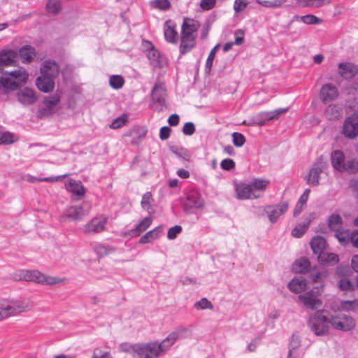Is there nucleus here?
<instances>
[{
	"mask_svg": "<svg viewBox=\"0 0 358 358\" xmlns=\"http://www.w3.org/2000/svg\"><path fill=\"white\" fill-rule=\"evenodd\" d=\"M107 217H94L85 224L82 229L85 234H98L106 230Z\"/></svg>",
	"mask_w": 358,
	"mask_h": 358,
	"instance_id": "12",
	"label": "nucleus"
},
{
	"mask_svg": "<svg viewBox=\"0 0 358 358\" xmlns=\"http://www.w3.org/2000/svg\"><path fill=\"white\" fill-rule=\"evenodd\" d=\"M318 261L322 264H329L334 265L339 261V257L336 254L322 252L318 256Z\"/></svg>",
	"mask_w": 358,
	"mask_h": 358,
	"instance_id": "34",
	"label": "nucleus"
},
{
	"mask_svg": "<svg viewBox=\"0 0 358 358\" xmlns=\"http://www.w3.org/2000/svg\"><path fill=\"white\" fill-rule=\"evenodd\" d=\"M182 231V227L180 225H175L171 227L167 232V238L169 240L175 239L177 236Z\"/></svg>",
	"mask_w": 358,
	"mask_h": 358,
	"instance_id": "57",
	"label": "nucleus"
},
{
	"mask_svg": "<svg viewBox=\"0 0 358 358\" xmlns=\"http://www.w3.org/2000/svg\"><path fill=\"white\" fill-rule=\"evenodd\" d=\"M136 348H137V343L133 344V345L128 344V343H124L120 345V348H121L122 351L131 354L134 358H135V354L136 353Z\"/></svg>",
	"mask_w": 358,
	"mask_h": 358,
	"instance_id": "58",
	"label": "nucleus"
},
{
	"mask_svg": "<svg viewBox=\"0 0 358 358\" xmlns=\"http://www.w3.org/2000/svg\"><path fill=\"white\" fill-rule=\"evenodd\" d=\"M289 289L296 294L301 293L307 288V282L303 277H294L287 285Z\"/></svg>",
	"mask_w": 358,
	"mask_h": 358,
	"instance_id": "26",
	"label": "nucleus"
},
{
	"mask_svg": "<svg viewBox=\"0 0 358 358\" xmlns=\"http://www.w3.org/2000/svg\"><path fill=\"white\" fill-rule=\"evenodd\" d=\"M315 291L307 292L298 296V299L303 306L310 310H316L322 305V301L315 294Z\"/></svg>",
	"mask_w": 358,
	"mask_h": 358,
	"instance_id": "16",
	"label": "nucleus"
},
{
	"mask_svg": "<svg viewBox=\"0 0 358 358\" xmlns=\"http://www.w3.org/2000/svg\"><path fill=\"white\" fill-rule=\"evenodd\" d=\"M199 27L198 21L190 18H185L181 28V35L196 36V31Z\"/></svg>",
	"mask_w": 358,
	"mask_h": 358,
	"instance_id": "20",
	"label": "nucleus"
},
{
	"mask_svg": "<svg viewBox=\"0 0 358 358\" xmlns=\"http://www.w3.org/2000/svg\"><path fill=\"white\" fill-rule=\"evenodd\" d=\"M147 57L149 59V60L152 66H157L159 65L160 55H159V51L157 50H156L155 48H154V47H151L148 50Z\"/></svg>",
	"mask_w": 358,
	"mask_h": 358,
	"instance_id": "41",
	"label": "nucleus"
},
{
	"mask_svg": "<svg viewBox=\"0 0 358 358\" xmlns=\"http://www.w3.org/2000/svg\"><path fill=\"white\" fill-rule=\"evenodd\" d=\"M29 78L24 68L12 71L0 69V95H8L24 84Z\"/></svg>",
	"mask_w": 358,
	"mask_h": 358,
	"instance_id": "1",
	"label": "nucleus"
},
{
	"mask_svg": "<svg viewBox=\"0 0 358 358\" xmlns=\"http://www.w3.org/2000/svg\"><path fill=\"white\" fill-rule=\"evenodd\" d=\"M341 308L343 310H356L358 309V299L352 301H342L340 304Z\"/></svg>",
	"mask_w": 358,
	"mask_h": 358,
	"instance_id": "43",
	"label": "nucleus"
},
{
	"mask_svg": "<svg viewBox=\"0 0 358 358\" xmlns=\"http://www.w3.org/2000/svg\"><path fill=\"white\" fill-rule=\"evenodd\" d=\"M289 204L287 201L276 205L267 206L265 212L271 222L275 223L278 218L288 210Z\"/></svg>",
	"mask_w": 358,
	"mask_h": 358,
	"instance_id": "15",
	"label": "nucleus"
},
{
	"mask_svg": "<svg viewBox=\"0 0 358 358\" xmlns=\"http://www.w3.org/2000/svg\"><path fill=\"white\" fill-rule=\"evenodd\" d=\"M164 34L166 41L171 43H175L178 39V33L176 31V25L171 20H167L164 24Z\"/></svg>",
	"mask_w": 358,
	"mask_h": 358,
	"instance_id": "25",
	"label": "nucleus"
},
{
	"mask_svg": "<svg viewBox=\"0 0 358 358\" xmlns=\"http://www.w3.org/2000/svg\"><path fill=\"white\" fill-rule=\"evenodd\" d=\"M287 111L288 108H278L272 111H268V115H269L268 119H271V121L278 120L281 115H282Z\"/></svg>",
	"mask_w": 358,
	"mask_h": 358,
	"instance_id": "53",
	"label": "nucleus"
},
{
	"mask_svg": "<svg viewBox=\"0 0 358 358\" xmlns=\"http://www.w3.org/2000/svg\"><path fill=\"white\" fill-rule=\"evenodd\" d=\"M310 268V263L308 258L301 257L296 259L292 266L293 271L296 273H307Z\"/></svg>",
	"mask_w": 358,
	"mask_h": 358,
	"instance_id": "29",
	"label": "nucleus"
},
{
	"mask_svg": "<svg viewBox=\"0 0 358 358\" xmlns=\"http://www.w3.org/2000/svg\"><path fill=\"white\" fill-rule=\"evenodd\" d=\"M308 324L315 335L324 336L331 326V315L326 310H317L310 316Z\"/></svg>",
	"mask_w": 358,
	"mask_h": 358,
	"instance_id": "4",
	"label": "nucleus"
},
{
	"mask_svg": "<svg viewBox=\"0 0 358 358\" xmlns=\"http://www.w3.org/2000/svg\"><path fill=\"white\" fill-rule=\"evenodd\" d=\"M162 229L163 228L162 226H158L154 229L148 231L145 234L141 237L139 243L145 244L157 239L159 236V234L162 231Z\"/></svg>",
	"mask_w": 358,
	"mask_h": 358,
	"instance_id": "33",
	"label": "nucleus"
},
{
	"mask_svg": "<svg viewBox=\"0 0 358 358\" xmlns=\"http://www.w3.org/2000/svg\"><path fill=\"white\" fill-rule=\"evenodd\" d=\"M194 307L197 310H204L207 308L211 309L213 308V305L206 298H203L195 303Z\"/></svg>",
	"mask_w": 358,
	"mask_h": 358,
	"instance_id": "55",
	"label": "nucleus"
},
{
	"mask_svg": "<svg viewBox=\"0 0 358 358\" xmlns=\"http://www.w3.org/2000/svg\"><path fill=\"white\" fill-rule=\"evenodd\" d=\"M41 74L52 80L57 78L59 73V66L54 61L45 60L41 67Z\"/></svg>",
	"mask_w": 358,
	"mask_h": 358,
	"instance_id": "18",
	"label": "nucleus"
},
{
	"mask_svg": "<svg viewBox=\"0 0 358 358\" xmlns=\"http://www.w3.org/2000/svg\"><path fill=\"white\" fill-rule=\"evenodd\" d=\"M18 53L13 50H3L0 52V66H13L17 62Z\"/></svg>",
	"mask_w": 358,
	"mask_h": 358,
	"instance_id": "21",
	"label": "nucleus"
},
{
	"mask_svg": "<svg viewBox=\"0 0 358 358\" xmlns=\"http://www.w3.org/2000/svg\"><path fill=\"white\" fill-rule=\"evenodd\" d=\"M62 8L61 0H48L46 3V10L52 15L58 14Z\"/></svg>",
	"mask_w": 358,
	"mask_h": 358,
	"instance_id": "39",
	"label": "nucleus"
},
{
	"mask_svg": "<svg viewBox=\"0 0 358 358\" xmlns=\"http://www.w3.org/2000/svg\"><path fill=\"white\" fill-rule=\"evenodd\" d=\"M36 85L40 91L48 93L53 90L55 87V80L41 75V76L36 78Z\"/></svg>",
	"mask_w": 358,
	"mask_h": 358,
	"instance_id": "24",
	"label": "nucleus"
},
{
	"mask_svg": "<svg viewBox=\"0 0 358 358\" xmlns=\"http://www.w3.org/2000/svg\"><path fill=\"white\" fill-rule=\"evenodd\" d=\"M124 78L118 75L111 76L109 79L110 86L116 90L121 88L124 85Z\"/></svg>",
	"mask_w": 358,
	"mask_h": 358,
	"instance_id": "47",
	"label": "nucleus"
},
{
	"mask_svg": "<svg viewBox=\"0 0 358 358\" xmlns=\"http://www.w3.org/2000/svg\"><path fill=\"white\" fill-rule=\"evenodd\" d=\"M171 129L166 126H164L160 129L159 138L161 140L164 141L169 138Z\"/></svg>",
	"mask_w": 358,
	"mask_h": 358,
	"instance_id": "64",
	"label": "nucleus"
},
{
	"mask_svg": "<svg viewBox=\"0 0 358 358\" xmlns=\"http://www.w3.org/2000/svg\"><path fill=\"white\" fill-rule=\"evenodd\" d=\"M18 138L9 131H0V145H9L16 142Z\"/></svg>",
	"mask_w": 358,
	"mask_h": 358,
	"instance_id": "40",
	"label": "nucleus"
},
{
	"mask_svg": "<svg viewBox=\"0 0 358 358\" xmlns=\"http://www.w3.org/2000/svg\"><path fill=\"white\" fill-rule=\"evenodd\" d=\"M269 183L268 180L255 178L248 184H236L235 185L236 198L241 200L260 198L266 191Z\"/></svg>",
	"mask_w": 358,
	"mask_h": 358,
	"instance_id": "3",
	"label": "nucleus"
},
{
	"mask_svg": "<svg viewBox=\"0 0 358 358\" xmlns=\"http://www.w3.org/2000/svg\"><path fill=\"white\" fill-rule=\"evenodd\" d=\"M17 100L24 105H31L36 102V96L34 91L28 87L19 90L17 94Z\"/></svg>",
	"mask_w": 358,
	"mask_h": 358,
	"instance_id": "19",
	"label": "nucleus"
},
{
	"mask_svg": "<svg viewBox=\"0 0 358 358\" xmlns=\"http://www.w3.org/2000/svg\"><path fill=\"white\" fill-rule=\"evenodd\" d=\"M204 201L201 195L196 192H192L187 195V200L184 204L185 209L202 208Z\"/></svg>",
	"mask_w": 358,
	"mask_h": 358,
	"instance_id": "23",
	"label": "nucleus"
},
{
	"mask_svg": "<svg viewBox=\"0 0 358 358\" xmlns=\"http://www.w3.org/2000/svg\"><path fill=\"white\" fill-rule=\"evenodd\" d=\"M127 115L125 114L122 115L113 121L110 127L114 129L120 128L127 122Z\"/></svg>",
	"mask_w": 358,
	"mask_h": 358,
	"instance_id": "51",
	"label": "nucleus"
},
{
	"mask_svg": "<svg viewBox=\"0 0 358 358\" xmlns=\"http://www.w3.org/2000/svg\"><path fill=\"white\" fill-rule=\"evenodd\" d=\"M60 101L61 96L57 92L45 96L42 103L38 107L37 116L40 118H44L52 115L57 111Z\"/></svg>",
	"mask_w": 358,
	"mask_h": 358,
	"instance_id": "6",
	"label": "nucleus"
},
{
	"mask_svg": "<svg viewBox=\"0 0 358 358\" xmlns=\"http://www.w3.org/2000/svg\"><path fill=\"white\" fill-rule=\"evenodd\" d=\"M338 96L337 87L332 84H324L320 92V97L324 103L332 101Z\"/></svg>",
	"mask_w": 358,
	"mask_h": 358,
	"instance_id": "17",
	"label": "nucleus"
},
{
	"mask_svg": "<svg viewBox=\"0 0 358 358\" xmlns=\"http://www.w3.org/2000/svg\"><path fill=\"white\" fill-rule=\"evenodd\" d=\"M89 211L90 207L86 203L78 206H71L65 210L61 218L66 217L73 221L80 220L87 215Z\"/></svg>",
	"mask_w": 358,
	"mask_h": 358,
	"instance_id": "10",
	"label": "nucleus"
},
{
	"mask_svg": "<svg viewBox=\"0 0 358 358\" xmlns=\"http://www.w3.org/2000/svg\"><path fill=\"white\" fill-rule=\"evenodd\" d=\"M152 6L162 10H166L171 7V3L169 0H154L151 2Z\"/></svg>",
	"mask_w": 358,
	"mask_h": 358,
	"instance_id": "50",
	"label": "nucleus"
},
{
	"mask_svg": "<svg viewBox=\"0 0 358 358\" xmlns=\"http://www.w3.org/2000/svg\"><path fill=\"white\" fill-rule=\"evenodd\" d=\"M248 6V1L245 0H235L234 8L236 12L243 10Z\"/></svg>",
	"mask_w": 358,
	"mask_h": 358,
	"instance_id": "63",
	"label": "nucleus"
},
{
	"mask_svg": "<svg viewBox=\"0 0 358 358\" xmlns=\"http://www.w3.org/2000/svg\"><path fill=\"white\" fill-rule=\"evenodd\" d=\"M331 326L337 330L347 331L355 327V322L348 315L338 313L336 315H331Z\"/></svg>",
	"mask_w": 358,
	"mask_h": 358,
	"instance_id": "9",
	"label": "nucleus"
},
{
	"mask_svg": "<svg viewBox=\"0 0 358 358\" xmlns=\"http://www.w3.org/2000/svg\"><path fill=\"white\" fill-rule=\"evenodd\" d=\"M156 342L148 343H137L135 358H157Z\"/></svg>",
	"mask_w": 358,
	"mask_h": 358,
	"instance_id": "11",
	"label": "nucleus"
},
{
	"mask_svg": "<svg viewBox=\"0 0 358 358\" xmlns=\"http://www.w3.org/2000/svg\"><path fill=\"white\" fill-rule=\"evenodd\" d=\"M343 133L348 138H354L358 135V113H353L345 120Z\"/></svg>",
	"mask_w": 358,
	"mask_h": 358,
	"instance_id": "13",
	"label": "nucleus"
},
{
	"mask_svg": "<svg viewBox=\"0 0 358 358\" xmlns=\"http://www.w3.org/2000/svg\"><path fill=\"white\" fill-rule=\"evenodd\" d=\"M67 189L79 196H83L85 193V188L80 181L71 180L68 184Z\"/></svg>",
	"mask_w": 358,
	"mask_h": 358,
	"instance_id": "35",
	"label": "nucleus"
},
{
	"mask_svg": "<svg viewBox=\"0 0 358 358\" xmlns=\"http://www.w3.org/2000/svg\"><path fill=\"white\" fill-rule=\"evenodd\" d=\"M268 111H264L258 113L254 117V124L257 126H263L266 124V123L268 121H271V119H268L269 115H267Z\"/></svg>",
	"mask_w": 358,
	"mask_h": 358,
	"instance_id": "46",
	"label": "nucleus"
},
{
	"mask_svg": "<svg viewBox=\"0 0 358 358\" xmlns=\"http://www.w3.org/2000/svg\"><path fill=\"white\" fill-rule=\"evenodd\" d=\"M345 159V157L343 151L334 150L331 154V163L334 169L339 172H344Z\"/></svg>",
	"mask_w": 358,
	"mask_h": 358,
	"instance_id": "22",
	"label": "nucleus"
},
{
	"mask_svg": "<svg viewBox=\"0 0 358 358\" xmlns=\"http://www.w3.org/2000/svg\"><path fill=\"white\" fill-rule=\"evenodd\" d=\"M309 222L299 224L296 225L292 231V235L296 238L301 237L308 229Z\"/></svg>",
	"mask_w": 358,
	"mask_h": 358,
	"instance_id": "44",
	"label": "nucleus"
},
{
	"mask_svg": "<svg viewBox=\"0 0 358 358\" xmlns=\"http://www.w3.org/2000/svg\"><path fill=\"white\" fill-rule=\"evenodd\" d=\"M151 96L152 101L158 104V110H162L166 107V90L163 83H157L155 85Z\"/></svg>",
	"mask_w": 358,
	"mask_h": 358,
	"instance_id": "14",
	"label": "nucleus"
},
{
	"mask_svg": "<svg viewBox=\"0 0 358 358\" xmlns=\"http://www.w3.org/2000/svg\"><path fill=\"white\" fill-rule=\"evenodd\" d=\"M256 1L264 7L276 8L281 6L285 0H256Z\"/></svg>",
	"mask_w": 358,
	"mask_h": 358,
	"instance_id": "49",
	"label": "nucleus"
},
{
	"mask_svg": "<svg viewBox=\"0 0 358 358\" xmlns=\"http://www.w3.org/2000/svg\"><path fill=\"white\" fill-rule=\"evenodd\" d=\"M348 238L345 243H340L341 244L345 245L350 242L355 248H358V230H354L352 232H350L347 230Z\"/></svg>",
	"mask_w": 358,
	"mask_h": 358,
	"instance_id": "45",
	"label": "nucleus"
},
{
	"mask_svg": "<svg viewBox=\"0 0 358 358\" xmlns=\"http://www.w3.org/2000/svg\"><path fill=\"white\" fill-rule=\"evenodd\" d=\"M339 288L343 291H348L353 289V285L350 280L347 278H342L338 282Z\"/></svg>",
	"mask_w": 358,
	"mask_h": 358,
	"instance_id": "59",
	"label": "nucleus"
},
{
	"mask_svg": "<svg viewBox=\"0 0 358 358\" xmlns=\"http://www.w3.org/2000/svg\"><path fill=\"white\" fill-rule=\"evenodd\" d=\"M338 67L341 76L346 79L355 77L358 73L357 67L350 62L341 63Z\"/></svg>",
	"mask_w": 358,
	"mask_h": 358,
	"instance_id": "27",
	"label": "nucleus"
},
{
	"mask_svg": "<svg viewBox=\"0 0 358 358\" xmlns=\"http://www.w3.org/2000/svg\"><path fill=\"white\" fill-rule=\"evenodd\" d=\"M12 278L15 281L25 280L42 285L64 284L67 281L65 278L45 275L38 270L26 269L20 270L13 273Z\"/></svg>",
	"mask_w": 358,
	"mask_h": 358,
	"instance_id": "2",
	"label": "nucleus"
},
{
	"mask_svg": "<svg viewBox=\"0 0 358 358\" xmlns=\"http://www.w3.org/2000/svg\"><path fill=\"white\" fill-rule=\"evenodd\" d=\"M152 222V218L150 216L146 217L136 225V228L132 230V233L136 236H140L151 225Z\"/></svg>",
	"mask_w": 358,
	"mask_h": 358,
	"instance_id": "36",
	"label": "nucleus"
},
{
	"mask_svg": "<svg viewBox=\"0 0 358 358\" xmlns=\"http://www.w3.org/2000/svg\"><path fill=\"white\" fill-rule=\"evenodd\" d=\"M32 306V303L28 299L11 301L6 306H0V320L28 311Z\"/></svg>",
	"mask_w": 358,
	"mask_h": 358,
	"instance_id": "5",
	"label": "nucleus"
},
{
	"mask_svg": "<svg viewBox=\"0 0 358 358\" xmlns=\"http://www.w3.org/2000/svg\"><path fill=\"white\" fill-rule=\"evenodd\" d=\"M196 36L181 35L180 52L185 55L190 52L196 45Z\"/></svg>",
	"mask_w": 358,
	"mask_h": 358,
	"instance_id": "28",
	"label": "nucleus"
},
{
	"mask_svg": "<svg viewBox=\"0 0 358 358\" xmlns=\"http://www.w3.org/2000/svg\"><path fill=\"white\" fill-rule=\"evenodd\" d=\"M322 172V169L315 165L309 171L308 174L306 176V179L308 184L317 186L319 185L320 176Z\"/></svg>",
	"mask_w": 358,
	"mask_h": 358,
	"instance_id": "30",
	"label": "nucleus"
},
{
	"mask_svg": "<svg viewBox=\"0 0 358 358\" xmlns=\"http://www.w3.org/2000/svg\"><path fill=\"white\" fill-rule=\"evenodd\" d=\"M171 150L178 157H181L186 161H189L191 159V155L189 151L183 148L173 147Z\"/></svg>",
	"mask_w": 358,
	"mask_h": 358,
	"instance_id": "48",
	"label": "nucleus"
},
{
	"mask_svg": "<svg viewBox=\"0 0 358 358\" xmlns=\"http://www.w3.org/2000/svg\"><path fill=\"white\" fill-rule=\"evenodd\" d=\"M310 246L313 252L317 256L324 251L326 240L320 236L314 237L310 241Z\"/></svg>",
	"mask_w": 358,
	"mask_h": 358,
	"instance_id": "32",
	"label": "nucleus"
},
{
	"mask_svg": "<svg viewBox=\"0 0 358 358\" xmlns=\"http://www.w3.org/2000/svg\"><path fill=\"white\" fill-rule=\"evenodd\" d=\"M301 345V341L299 336L296 334H292L289 343V351H299V348Z\"/></svg>",
	"mask_w": 358,
	"mask_h": 358,
	"instance_id": "52",
	"label": "nucleus"
},
{
	"mask_svg": "<svg viewBox=\"0 0 358 358\" xmlns=\"http://www.w3.org/2000/svg\"><path fill=\"white\" fill-rule=\"evenodd\" d=\"M328 227L335 232V236L339 243H345L347 240V230L343 229V220L338 214L331 215L327 220Z\"/></svg>",
	"mask_w": 358,
	"mask_h": 358,
	"instance_id": "8",
	"label": "nucleus"
},
{
	"mask_svg": "<svg viewBox=\"0 0 358 358\" xmlns=\"http://www.w3.org/2000/svg\"><path fill=\"white\" fill-rule=\"evenodd\" d=\"M19 57L23 63H29L35 57V49L31 45H24L19 50Z\"/></svg>",
	"mask_w": 358,
	"mask_h": 358,
	"instance_id": "31",
	"label": "nucleus"
},
{
	"mask_svg": "<svg viewBox=\"0 0 358 358\" xmlns=\"http://www.w3.org/2000/svg\"><path fill=\"white\" fill-rule=\"evenodd\" d=\"M187 332V328L184 327H179L172 331L161 343L156 342L157 346H158L157 349L158 357L161 356V353L162 352L168 350L178 339L185 338Z\"/></svg>",
	"mask_w": 358,
	"mask_h": 358,
	"instance_id": "7",
	"label": "nucleus"
},
{
	"mask_svg": "<svg viewBox=\"0 0 358 358\" xmlns=\"http://www.w3.org/2000/svg\"><path fill=\"white\" fill-rule=\"evenodd\" d=\"M344 169V172H347L350 174H355L358 173V159H352L348 160L345 163Z\"/></svg>",
	"mask_w": 358,
	"mask_h": 358,
	"instance_id": "42",
	"label": "nucleus"
},
{
	"mask_svg": "<svg viewBox=\"0 0 358 358\" xmlns=\"http://www.w3.org/2000/svg\"><path fill=\"white\" fill-rule=\"evenodd\" d=\"M153 199L151 192H145L143 196L141 202V207L145 210L150 215L154 213V209L152 207Z\"/></svg>",
	"mask_w": 358,
	"mask_h": 358,
	"instance_id": "37",
	"label": "nucleus"
},
{
	"mask_svg": "<svg viewBox=\"0 0 358 358\" xmlns=\"http://www.w3.org/2000/svg\"><path fill=\"white\" fill-rule=\"evenodd\" d=\"M342 109L337 105H329L325 110V115L329 120H336L341 117Z\"/></svg>",
	"mask_w": 358,
	"mask_h": 358,
	"instance_id": "38",
	"label": "nucleus"
},
{
	"mask_svg": "<svg viewBox=\"0 0 358 358\" xmlns=\"http://www.w3.org/2000/svg\"><path fill=\"white\" fill-rule=\"evenodd\" d=\"M233 143L236 147H241L245 142V136L238 132H234L232 134Z\"/></svg>",
	"mask_w": 358,
	"mask_h": 358,
	"instance_id": "54",
	"label": "nucleus"
},
{
	"mask_svg": "<svg viewBox=\"0 0 358 358\" xmlns=\"http://www.w3.org/2000/svg\"><path fill=\"white\" fill-rule=\"evenodd\" d=\"M301 20L307 24H316L321 22V20L313 15H306L300 17Z\"/></svg>",
	"mask_w": 358,
	"mask_h": 358,
	"instance_id": "56",
	"label": "nucleus"
},
{
	"mask_svg": "<svg viewBox=\"0 0 358 358\" xmlns=\"http://www.w3.org/2000/svg\"><path fill=\"white\" fill-rule=\"evenodd\" d=\"M195 126L192 122H186L182 127V133L187 136H191L195 132Z\"/></svg>",
	"mask_w": 358,
	"mask_h": 358,
	"instance_id": "61",
	"label": "nucleus"
},
{
	"mask_svg": "<svg viewBox=\"0 0 358 358\" xmlns=\"http://www.w3.org/2000/svg\"><path fill=\"white\" fill-rule=\"evenodd\" d=\"M94 250L97 253V255L103 257L106 255L110 251H111L112 248L103 245H98L94 248Z\"/></svg>",
	"mask_w": 358,
	"mask_h": 358,
	"instance_id": "62",
	"label": "nucleus"
},
{
	"mask_svg": "<svg viewBox=\"0 0 358 358\" xmlns=\"http://www.w3.org/2000/svg\"><path fill=\"white\" fill-rule=\"evenodd\" d=\"M235 162L231 159H224L221 162L220 166L223 170L231 171L235 167Z\"/></svg>",
	"mask_w": 358,
	"mask_h": 358,
	"instance_id": "60",
	"label": "nucleus"
}]
</instances>
